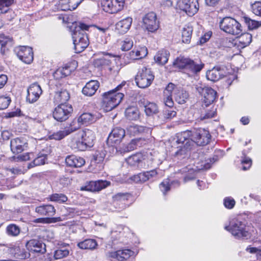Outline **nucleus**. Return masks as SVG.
<instances>
[{
    "instance_id": "nucleus-1",
    "label": "nucleus",
    "mask_w": 261,
    "mask_h": 261,
    "mask_svg": "<svg viewBox=\"0 0 261 261\" xmlns=\"http://www.w3.org/2000/svg\"><path fill=\"white\" fill-rule=\"evenodd\" d=\"M211 138L209 132L204 128L196 129L193 133L191 131L186 130L176 134L171 141L172 147L176 148L175 155L179 159H184L183 163H186L190 159L186 158L187 152L190 149V146L195 143L197 145H206Z\"/></svg>"
},
{
    "instance_id": "nucleus-2",
    "label": "nucleus",
    "mask_w": 261,
    "mask_h": 261,
    "mask_svg": "<svg viewBox=\"0 0 261 261\" xmlns=\"http://www.w3.org/2000/svg\"><path fill=\"white\" fill-rule=\"evenodd\" d=\"M124 85L125 82H123L114 89L103 94L102 107L106 111L112 110L120 103L124 97V94L120 91Z\"/></svg>"
},
{
    "instance_id": "nucleus-3",
    "label": "nucleus",
    "mask_w": 261,
    "mask_h": 261,
    "mask_svg": "<svg viewBox=\"0 0 261 261\" xmlns=\"http://www.w3.org/2000/svg\"><path fill=\"white\" fill-rule=\"evenodd\" d=\"M89 28V26L81 23L72 32V37L76 53L83 51L88 46L89 40L85 31L88 30Z\"/></svg>"
},
{
    "instance_id": "nucleus-4",
    "label": "nucleus",
    "mask_w": 261,
    "mask_h": 261,
    "mask_svg": "<svg viewBox=\"0 0 261 261\" xmlns=\"http://www.w3.org/2000/svg\"><path fill=\"white\" fill-rule=\"evenodd\" d=\"M219 27L224 32L233 35H237L242 31L241 24L230 17H225L222 19L219 22Z\"/></svg>"
},
{
    "instance_id": "nucleus-5",
    "label": "nucleus",
    "mask_w": 261,
    "mask_h": 261,
    "mask_svg": "<svg viewBox=\"0 0 261 261\" xmlns=\"http://www.w3.org/2000/svg\"><path fill=\"white\" fill-rule=\"evenodd\" d=\"M225 229L230 231L237 239H247L250 237L245 224L237 219L233 220L230 225L225 226Z\"/></svg>"
},
{
    "instance_id": "nucleus-6",
    "label": "nucleus",
    "mask_w": 261,
    "mask_h": 261,
    "mask_svg": "<svg viewBox=\"0 0 261 261\" xmlns=\"http://www.w3.org/2000/svg\"><path fill=\"white\" fill-rule=\"evenodd\" d=\"M154 79V75L150 69L143 67L136 76V82L141 88H145L150 85Z\"/></svg>"
},
{
    "instance_id": "nucleus-7",
    "label": "nucleus",
    "mask_w": 261,
    "mask_h": 261,
    "mask_svg": "<svg viewBox=\"0 0 261 261\" xmlns=\"http://www.w3.org/2000/svg\"><path fill=\"white\" fill-rule=\"evenodd\" d=\"M176 6L190 16H193L199 10L198 0H178Z\"/></svg>"
},
{
    "instance_id": "nucleus-8",
    "label": "nucleus",
    "mask_w": 261,
    "mask_h": 261,
    "mask_svg": "<svg viewBox=\"0 0 261 261\" xmlns=\"http://www.w3.org/2000/svg\"><path fill=\"white\" fill-rule=\"evenodd\" d=\"M72 111V108L70 105L60 103L55 109L53 117L58 121H64L68 118Z\"/></svg>"
},
{
    "instance_id": "nucleus-9",
    "label": "nucleus",
    "mask_w": 261,
    "mask_h": 261,
    "mask_svg": "<svg viewBox=\"0 0 261 261\" xmlns=\"http://www.w3.org/2000/svg\"><path fill=\"white\" fill-rule=\"evenodd\" d=\"M124 0H102L101 6L103 10L109 13H116L122 10Z\"/></svg>"
},
{
    "instance_id": "nucleus-10",
    "label": "nucleus",
    "mask_w": 261,
    "mask_h": 261,
    "mask_svg": "<svg viewBox=\"0 0 261 261\" xmlns=\"http://www.w3.org/2000/svg\"><path fill=\"white\" fill-rule=\"evenodd\" d=\"M197 91L203 96V101L206 107L214 102L217 97V92L213 89L208 87L199 86Z\"/></svg>"
},
{
    "instance_id": "nucleus-11",
    "label": "nucleus",
    "mask_w": 261,
    "mask_h": 261,
    "mask_svg": "<svg viewBox=\"0 0 261 261\" xmlns=\"http://www.w3.org/2000/svg\"><path fill=\"white\" fill-rule=\"evenodd\" d=\"M42 94L41 86L37 83H34L27 89L26 100L30 103H34L39 99Z\"/></svg>"
},
{
    "instance_id": "nucleus-12",
    "label": "nucleus",
    "mask_w": 261,
    "mask_h": 261,
    "mask_svg": "<svg viewBox=\"0 0 261 261\" xmlns=\"http://www.w3.org/2000/svg\"><path fill=\"white\" fill-rule=\"evenodd\" d=\"M143 22L144 27L149 32H154L159 29V22L154 12L146 14L143 18Z\"/></svg>"
},
{
    "instance_id": "nucleus-13",
    "label": "nucleus",
    "mask_w": 261,
    "mask_h": 261,
    "mask_svg": "<svg viewBox=\"0 0 261 261\" xmlns=\"http://www.w3.org/2000/svg\"><path fill=\"white\" fill-rule=\"evenodd\" d=\"M17 57L24 63L30 64L33 60L32 48L29 46H19L15 49Z\"/></svg>"
},
{
    "instance_id": "nucleus-14",
    "label": "nucleus",
    "mask_w": 261,
    "mask_h": 261,
    "mask_svg": "<svg viewBox=\"0 0 261 261\" xmlns=\"http://www.w3.org/2000/svg\"><path fill=\"white\" fill-rule=\"evenodd\" d=\"M101 117V115L99 113L94 112L93 113H84L82 114L77 119L78 124L87 125L95 122L97 120Z\"/></svg>"
},
{
    "instance_id": "nucleus-15",
    "label": "nucleus",
    "mask_w": 261,
    "mask_h": 261,
    "mask_svg": "<svg viewBox=\"0 0 261 261\" xmlns=\"http://www.w3.org/2000/svg\"><path fill=\"white\" fill-rule=\"evenodd\" d=\"M75 123V121H73L69 127H66L63 130L54 133L49 136V138L56 140H60L63 139L65 137L75 131L80 127L79 125L74 126Z\"/></svg>"
},
{
    "instance_id": "nucleus-16",
    "label": "nucleus",
    "mask_w": 261,
    "mask_h": 261,
    "mask_svg": "<svg viewBox=\"0 0 261 261\" xmlns=\"http://www.w3.org/2000/svg\"><path fill=\"white\" fill-rule=\"evenodd\" d=\"M125 135V130L121 127H117L112 129L108 138V142L112 144L120 143Z\"/></svg>"
},
{
    "instance_id": "nucleus-17",
    "label": "nucleus",
    "mask_w": 261,
    "mask_h": 261,
    "mask_svg": "<svg viewBox=\"0 0 261 261\" xmlns=\"http://www.w3.org/2000/svg\"><path fill=\"white\" fill-rule=\"evenodd\" d=\"M11 150L14 153H19L27 148V142L23 138H16L11 140Z\"/></svg>"
},
{
    "instance_id": "nucleus-18",
    "label": "nucleus",
    "mask_w": 261,
    "mask_h": 261,
    "mask_svg": "<svg viewBox=\"0 0 261 261\" xmlns=\"http://www.w3.org/2000/svg\"><path fill=\"white\" fill-rule=\"evenodd\" d=\"M134 254L133 251L126 249L109 252L108 256L116 259L118 261H125L129 258L130 256H133Z\"/></svg>"
},
{
    "instance_id": "nucleus-19",
    "label": "nucleus",
    "mask_w": 261,
    "mask_h": 261,
    "mask_svg": "<svg viewBox=\"0 0 261 261\" xmlns=\"http://www.w3.org/2000/svg\"><path fill=\"white\" fill-rule=\"evenodd\" d=\"M225 73L224 68L215 67L207 71L206 76L208 80L216 82L222 78L225 75Z\"/></svg>"
},
{
    "instance_id": "nucleus-20",
    "label": "nucleus",
    "mask_w": 261,
    "mask_h": 261,
    "mask_svg": "<svg viewBox=\"0 0 261 261\" xmlns=\"http://www.w3.org/2000/svg\"><path fill=\"white\" fill-rule=\"evenodd\" d=\"M157 173L155 170H152L135 175L133 176L130 179L136 183L144 182L155 176Z\"/></svg>"
},
{
    "instance_id": "nucleus-21",
    "label": "nucleus",
    "mask_w": 261,
    "mask_h": 261,
    "mask_svg": "<svg viewBox=\"0 0 261 261\" xmlns=\"http://www.w3.org/2000/svg\"><path fill=\"white\" fill-rule=\"evenodd\" d=\"M82 136L79 132L72 137L71 147L72 149L84 151L88 148L86 145V143H84L82 139Z\"/></svg>"
},
{
    "instance_id": "nucleus-22",
    "label": "nucleus",
    "mask_w": 261,
    "mask_h": 261,
    "mask_svg": "<svg viewBox=\"0 0 261 261\" xmlns=\"http://www.w3.org/2000/svg\"><path fill=\"white\" fill-rule=\"evenodd\" d=\"M84 0H60L59 7L62 11H72L76 9Z\"/></svg>"
},
{
    "instance_id": "nucleus-23",
    "label": "nucleus",
    "mask_w": 261,
    "mask_h": 261,
    "mask_svg": "<svg viewBox=\"0 0 261 261\" xmlns=\"http://www.w3.org/2000/svg\"><path fill=\"white\" fill-rule=\"evenodd\" d=\"M132 21L133 19L131 17H127L124 18L116 23L115 29L119 34H125L130 29Z\"/></svg>"
},
{
    "instance_id": "nucleus-24",
    "label": "nucleus",
    "mask_w": 261,
    "mask_h": 261,
    "mask_svg": "<svg viewBox=\"0 0 261 261\" xmlns=\"http://www.w3.org/2000/svg\"><path fill=\"white\" fill-rule=\"evenodd\" d=\"M35 212L41 216L51 217L56 213L55 207L51 204H44L35 208Z\"/></svg>"
},
{
    "instance_id": "nucleus-25",
    "label": "nucleus",
    "mask_w": 261,
    "mask_h": 261,
    "mask_svg": "<svg viewBox=\"0 0 261 261\" xmlns=\"http://www.w3.org/2000/svg\"><path fill=\"white\" fill-rule=\"evenodd\" d=\"M28 246L31 251L44 253L46 252V246L44 243L37 240H31L28 243Z\"/></svg>"
},
{
    "instance_id": "nucleus-26",
    "label": "nucleus",
    "mask_w": 261,
    "mask_h": 261,
    "mask_svg": "<svg viewBox=\"0 0 261 261\" xmlns=\"http://www.w3.org/2000/svg\"><path fill=\"white\" fill-rule=\"evenodd\" d=\"M151 129L142 125H130L127 127V133L130 136H136L142 133H149Z\"/></svg>"
},
{
    "instance_id": "nucleus-27",
    "label": "nucleus",
    "mask_w": 261,
    "mask_h": 261,
    "mask_svg": "<svg viewBox=\"0 0 261 261\" xmlns=\"http://www.w3.org/2000/svg\"><path fill=\"white\" fill-rule=\"evenodd\" d=\"M65 162L67 166L74 168L81 167L85 163V161L83 158L75 155L67 156Z\"/></svg>"
},
{
    "instance_id": "nucleus-28",
    "label": "nucleus",
    "mask_w": 261,
    "mask_h": 261,
    "mask_svg": "<svg viewBox=\"0 0 261 261\" xmlns=\"http://www.w3.org/2000/svg\"><path fill=\"white\" fill-rule=\"evenodd\" d=\"M99 87V83L97 81H90L83 88V93L88 96L93 95Z\"/></svg>"
},
{
    "instance_id": "nucleus-29",
    "label": "nucleus",
    "mask_w": 261,
    "mask_h": 261,
    "mask_svg": "<svg viewBox=\"0 0 261 261\" xmlns=\"http://www.w3.org/2000/svg\"><path fill=\"white\" fill-rule=\"evenodd\" d=\"M252 41V35L248 33H246L241 34L235 41V44L238 47L243 48L250 44Z\"/></svg>"
},
{
    "instance_id": "nucleus-30",
    "label": "nucleus",
    "mask_w": 261,
    "mask_h": 261,
    "mask_svg": "<svg viewBox=\"0 0 261 261\" xmlns=\"http://www.w3.org/2000/svg\"><path fill=\"white\" fill-rule=\"evenodd\" d=\"M204 64L200 61H193L190 59L187 71L188 74H194L200 72L203 68Z\"/></svg>"
},
{
    "instance_id": "nucleus-31",
    "label": "nucleus",
    "mask_w": 261,
    "mask_h": 261,
    "mask_svg": "<svg viewBox=\"0 0 261 261\" xmlns=\"http://www.w3.org/2000/svg\"><path fill=\"white\" fill-rule=\"evenodd\" d=\"M75 63H70L69 64L65 65L62 68L57 69L55 72V76H60L61 77L68 76L74 71L75 67Z\"/></svg>"
},
{
    "instance_id": "nucleus-32",
    "label": "nucleus",
    "mask_w": 261,
    "mask_h": 261,
    "mask_svg": "<svg viewBox=\"0 0 261 261\" xmlns=\"http://www.w3.org/2000/svg\"><path fill=\"white\" fill-rule=\"evenodd\" d=\"M82 136V139L84 143H86V146L91 147L93 145V142L95 139L94 133L90 129H86L84 131L79 132Z\"/></svg>"
},
{
    "instance_id": "nucleus-33",
    "label": "nucleus",
    "mask_w": 261,
    "mask_h": 261,
    "mask_svg": "<svg viewBox=\"0 0 261 261\" xmlns=\"http://www.w3.org/2000/svg\"><path fill=\"white\" fill-rule=\"evenodd\" d=\"M148 54L147 49L146 47H140L135 48L130 53V57L133 60H139L144 58Z\"/></svg>"
},
{
    "instance_id": "nucleus-34",
    "label": "nucleus",
    "mask_w": 261,
    "mask_h": 261,
    "mask_svg": "<svg viewBox=\"0 0 261 261\" xmlns=\"http://www.w3.org/2000/svg\"><path fill=\"white\" fill-rule=\"evenodd\" d=\"M170 56L169 52L165 49L159 51L154 57V59L156 63L160 65H164L168 61V58Z\"/></svg>"
},
{
    "instance_id": "nucleus-35",
    "label": "nucleus",
    "mask_w": 261,
    "mask_h": 261,
    "mask_svg": "<svg viewBox=\"0 0 261 261\" xmlns=\"http://www.w3.org/2000/svg\"><path fill=\"white\" fill-rule=\"evenodd\" d=\"M70 98L69 94L65 89H61L57 91L55 95V99L57 102L66 104Z\"/></svg>"
},
{
    "instance_id": "nucleus-36",
    "label": "nucleus",
    "mask_w": 261,
    "mask_h": 261,
    "mask_svg": "<svg viewBox=\"0 0 261 261\" xmlns=\"http://www.w3.org/2000/svg\"><path fill=\"white\" fill-rule=\"evenodd\" d=\"M77 246L82 249L93 250L96 248L97 243L94 239H86L79 242Z\"/></svg>"
},
{
    "instance_id": "nucleus-37",
    "label": "nucleus",
    "mask_w": 261,
    "mask_h": 261,
    "mask_svg": "<svg viewBox=\"0 0 261 261\" xmlns=\"http://www.w3.org/2000/svg\"><path fill=\"white\" fill-rule=\"evenodd\" d=\"M110 184V182L106 180L92 181L90 182V190L99 191L106 188Z\"/></svg>"
},
{
    "instance_id": "nucleus-38",
    "label": "nucleus",
    "mask_w": 261,
    "mask_h": 261,
    "mask_svg": "<svg viewBox=\"0 0 261 261\" xmlns=\"http://www.w3.org/2000/svg\"><path fill=\"white\" fill-rule=\"evenodd\" d=\"M126 117L130 120H136L139 117V112L137 107H129L125 110Z\"/></svg>"
},
{
    "instance_id": "nucleus-39",
    "label": "nucleus",
    "mask_w": 261,
    "mask_h": 261,
    "mask_svg": "<svg viewBox=\"0 0 261 261\" xmlns=\"http://www.w3.org/2000/svg\"><path fill=\"white\" fill-rule=\"evenodd\" d=\"M188 97V93L183 89H178L175 91L174 98L175 101L178 103L183 104L185 103Z\"/></svg>"
},
{
    "instance_id": "nucleus-40",
    "label": "nucleus",
    "mask_w": 261,
    "mask_h": 261,
    "mask_svg": "<svg viewBox=\"0 0 261 261\" xmlns=\"http://www.w3.org/2000/svg\"><path fill=\"white\" fill-rule=\"evenodd\" d=\"M144 111L148 116L156 114L159 112L158 107L154 102H147L144 103Z\"/></svg>"
},
{
    "instance_id": "nucleus-41",
    "label": "nucleus",
    "mask_w": 261,
    "mask_h": 261,
    "mask_svg": "<svg viewBox=\"0 0 261 261\" xmlns=\"http://www.w3.org/2000/svg\"><path fill=\"white\" fill-rule=\"evenodd\" d=\"M93 63L95 67L104 68L110 65L111 61L108 55H105L95 59Z\"/></svg>"
},
{
    "instance_id": "nucleus-42",
    "label": "nucleus",
    "mask_w": 261,
    "mask_h": 261,
    "mask_svg": "<svg viewBox=\"0 0 261 261\" xmlns=\"http://www.w3.org/2000/svg\"><path fill=\"white\" fill-rule=\"evenodd\" d=\"M47 199L48 201L55 202L59 203H63L68 200L67 197L62 193H54L49 195Z\"/></svg>"
},
{
    "instance_id": "nucleus-43",
    "label": "nucleus",
    "mask_w": 261,
    "mask_h": 261,
    "mask_svg": "<svg viewBox=\"0 0 261 261\" xmlns=\"http://www.w3.org/2000/svg\"><path fill=\"white\" fill-rule=\"evenodd\" d=\"M143 159V154L141 153H137L127 158L126 161L130 166H135L138 165Z\"/></svg>"
},
{
    "instance_id": "nucleus-44",
    "label": "nucleus",
    "mask_w": 261,
    "mask_h": 261,
    "mask_svg": "<svg viewBox=\"0 0 261 261\" xmlns=\"http://www.w3.org/2000/svg\"><path fill=\"white\" fill-rule=\"evenodd\" d=\"M189 62H190V59L189 58L178 57L173 62V65L179 69H184L187 70Z\"/></svg>"
},
{
    "instance_id": "nucleus-45",
    "label": "nucleus",
    "mask_w": 261,
    "mask_h": 261,
    "mask_svg": "<svg viewBox=\"0 0 261 261\" xmlns=\"http://www.w3.org/2000/svg\"><path fill=\"white\" fill-rule=\"evenodd\" d=\"M69 250L65 247H61L54 252V256L55 259H60L69 255Z\"/></svg>"
},
{
    "instance_id": "nucleus-46",
    "label": "nucleus",
    "mask_w": 261,
    "mask_h": 261,
    "mask_svg": "<svg viewBox=\"0 0 261 261\" xmlns=\"http://www.w3.org/2000/svg\"><path fill=\"white\" fill-rule=\"evenodd\" d=\"M46 159V155H45L44 154L39 155L37 158H36L34 160L33 162L29 164L28 168L34 167L35 166H40L43 165L45 164Z\"/></svg>"
},
{
    "instance_id": "nucleus-47",
    "label": "nucleus",
    "mask_w": 261,
    "mask_h": 261,
    "mask_svg": "<svg viewBox=\"0 0 261 261\" xmlns=\"http://www.w3.org/2000/svg\"><path fill=\"white\" fill-rule=\"evenodd\" d=\"M14 2V0H0V14L8 12Z\"/></svg>"
},
{
    "instance_id": "nucleus-48",
    "label": "nucleus",
    "mask_w": 261,
    "mask_h": 261,
    "mask_svg": "<svg viewBox=\"0 0 261 261\" xmlns=\"http://www.w3.org/2000/svg\"><path fill=\"white\" fill-rule=\"evenodd\" d=\"M192 29L190 27L184 28L182 31V40L186 43H189L190 41L192 34Z\"/></svg>"
},
{
    "instance_id": "nucleus-49",
    "label": "nucleus",
    "mask_w": 261,
    "mask_h": 261,
    "mask_svg": "<svg viewBox=\"0 0 261 261\" xmlns=\"http://www.w3.org/2000/svg\"><path fill=\"white\" fill-rule=\"evenodd\" d=\"M140 139H133L127 145H124L122 148L124 152H129L136 149L139 145Z\"/></svg>"
},
{
    "instance_id": "nucleus-50",
    "label": "nucleus",
    "mask_w": 261,
    "mask_h": 261,
    "mask_svg": "<svg viewBox=\"0 0 261 261\" xmlns=\"http://www.w3.org/2000/svg\"><path fill=\"white\" fill-rule=\"evenodd\" d=\"M244 20L249 30L256 29L261 25V23L259 21L252 20L247 17H244Z\"/></svg>"
},
{
    "instance_id": "nucleus-51",
    "label": "nucleus",
    "mask_w": 261,
    "mask_h": 261,
    "mask_svg": "<svg viewBox=\"0 0 261 261\" xmlns=\"http://www.w3.org/2000/svg\"><path fill=\"white\" fill-rule=\"evenodd\" d=\"M7 233L8 235L15 237L20 233L19 228L15 224H10L7 227Z\"/></svg>"
},
{
    "instance_id": "nucleus-52",
    "label": "nucleus",
    "mask_w": 261,
    "mask_h": 261,
    "mask_svg": "<svg viewBox=\"0 0 261 261\" xmlns=\"http://www.w3.org/2000/svg\"><path fill=\"white\" fill-rule=\"evenodd\" d=\"M216 113V109L212 108L210 110H205L204 113L202 112L200 116V119L201 120H204L213 118L215 116Z\"/></svg>"
},
{
    "instance_id": "nucleus-53",
    "label": "nucleus",
    "mask_w": 261,
    "mask_h": 261,
    "mask_svg": "<svg viewBox=\"0 0 261 261\" xmlns=\"http://www.w3.org/2000/svg\"><path fill=\"white\" fill-rule=\"evenodd\" d=\"M113 199L115 201H120L125 202L132 198L131 194L129 193H118L113 196Z\"/></svg>"
},
{
    "instance_id": "nucleus-54",
    "label": "nucleus",
    "mask_w": 261,
    "mask_h": 261,
    "mask_svg": "<svg viewBox=\"0 0 261 261\" xmlns=\"http://www.w3.org/2000/svg\"><path fill=\"white\" fill-rule=\"evenodd\" d=\"M11 100L10 97L4 95L0 96V110H4L7 109Z\"/></svg>"
},
{
    "instance_id": "nucleus-55",
    "label": "nucleus",
    "mask_w": 261,
    "mask_h": 261,
    "mask_svg": "<svg viewBox=\"0 0 261 261\" xmlns=\"http://www.w3.org/2000/svg\"><path fill=\"white\" fill-rule=\"evenodd\" d=\"M178 89L172 83H169L164 91V95H175V91Z\"/></svg>"
},
{
    "instance_id": "nucleus-56",
    "label": "nucleus",
    "mask_w": 261,
    "mask_h": 261,
    "mask_svg": "<svg viewBox=\"0 0 261 261\" xmlns=\"http://www.w3.org/2000/svg\"><path fill=\"white\" fill-rule=\"evenodd\" d=\"M11 43V39L7 36H5L4 35H0V44L2 46L1 48V53L2 54H4L5 48H3L5 47L8 43Z\"/></svg>"
},
{
    "instance_id": "nucleus-57",
    "label": "nucleus",
    "mask_w": 261,
    "mask_h": 261,
    "mask_svg": "<svg viewBox=\"0 0 261 261\" xmlns=\"http://www.w3.org/2000/svg\"><path fill=\"white\" fill-rule=\"evenodd\" d=\"M251 9L255 15L261 16V2H256L252 4Z\"/></svg>"
},
{
    "instance_id": "nucleus-58",
    "label": "nucleus",
    "mask_w": 261,
    "mask_h": 261,
    "mask_svg": "<svg viewBox=\"0 0 261 261\" xmlns=\"http://www.w3.org/2000/svg\"><path fill=\"white\" fill-rule=\"evenodd\" d=\"M133 46V41L130 38H126L123 41L121 49L124 51L129 50Z\"/></svg>"
},
{
    "instance_id": "nucleus-59",
    "label": "nucleus",
    "mask_w": 261,
    "mask_h": 261,
    "mask_svg": "<svg viewBox=\"0 0 261 261\" xmlns=\"http://www.w3.org/2000/svg\"><path fill=\"white\" fill-rule=\"evenodd\" d=\"M235 203L236 202L231 197H226L224 200V206L228 209L232 208L234 207Z\"/></svg>"
},
{
    "instance_id": "nucleus-60",
    "label": "nucleus",
    "mask_w": 261,
    "mask_h": 261,
    "mask_svg": "<svg viewBox=\"0 0 261 261\" xmlns=\"http://www.w3.org/2000/svg\"><path fill=\"white\" fill-rule=\"evenodd\" d=\"M242 164L243 165L242 169L244 170H246L249 169L252 164L251 160L247 157H244V158L241 161Z\"/></svg>"
},
{
    "instance_id": "nucleus-61",
    "label": "nucleus",
    "mask_w": 261,
    "mask_h": 261,
    "mask_svg": "<svg viewBox=\"0 0 261 261\" xmlns=\"http://www.w3.org/2000/svg\"><path fill=\"white\" fill-rule=\"evenodd\" d=\"M160 188L161 190L163 192L164 194H165V193L168 191L170 188L169 182L168 179L164 180L160 185Z\"/></svg>"
},
{
    "instance_id": "nucleus-62",
    "label": "nucleus",
    "mask_w": 261,
    "mask_h": 261,
    "mask_svg": "<svg viewBox=\"0 0 261 261\" xmlns=\"http://www.w3.org/2000/svg\"><path fill=\"white\" fill-rule=\"evenodd\" d=\"M32 153H27L21 155H19L16 157H14V160L16 161H25L29 160L31 158L30 155H32Z\"/></svg>"
},
{
    "instance_id": "nucleus-63",
    "label": "nucleus",
    "mask_w": 261,
    "mask_h": 261,
    "mask_svg": "<svg viewBox=\"0 0 261 261\" xmlns=\"http://www.w3.org/2000/svg\"><path fill=\"white\" fill-rule=\"evenodd\" d=\"M172 96V95H164V103L170 108L172 107L174 104Z\"/></svg>"
},
{
    "instance_id": "nucleus-64",
    "label": "nucleus",
    "mask_w": 261,
    "mask_h": 261,
    "mask_svg": "<svg viewBox=\"0 0 261 261\" xmlns=\"http://www.w3.org/2000/svg\"><path fill=\"white\" fill-rule=\"evenodd\" d=\"M105 154L104 152H97L94 156V160L97 163H99L103 161Z\"/></svg>"
}]
</instances>
